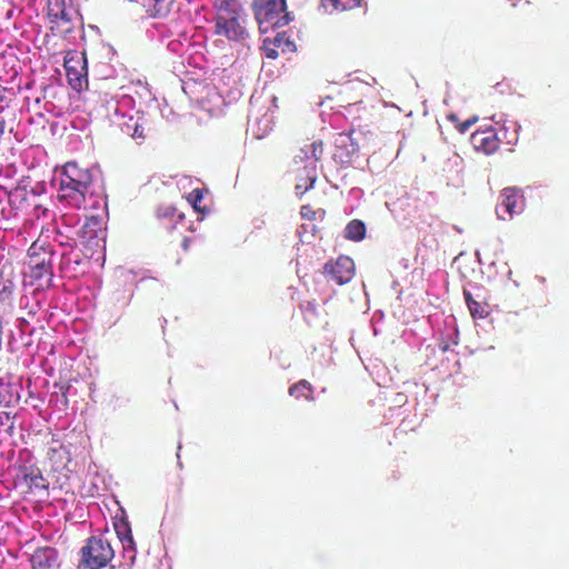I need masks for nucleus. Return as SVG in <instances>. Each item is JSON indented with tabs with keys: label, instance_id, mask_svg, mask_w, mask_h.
Segmentation results:
<instances>
[{
	"label": "nucleus",
	"instance_id": "1",
	"mask_svg": "<svg viewBox=\"0 0 569 569\" xmlns=\"http://www.w3.org/2000/svg\"><path fill=\"white\" fill-rule=\"evenodd\" d=\"M53 249L43 240L37 239L28 249V266L30 269L31 284L38 289H48L52 286Z\"/></svg>",
	"mask_w": 569,
	"mask_h": 569
},
{
	"label": "nucleus",
	"instance_id": "2",
	"mask_svg": "<svg viewBox=\"0 0 569 569\" xmlns=\"http://www.w3.org/2000/svg\"><path fill=\"white\" fill-rule=\"evenodd\" d=\"M241 7L233 0H223L217 10L216 33L229 40H241L246 37V28L242 26Z\"/></svg>",
	"mask_w": 569,
	"mask_h": 569
},
{
	"label": "nucleus",
	"instance_id": "3",
	"mask_svg": "<svg viewBox=\"0 0 569 569\" xmlns=\"http://www.w3.org/2000/svg\"><path fill=\"white\" fill-rule=\"evenodd\" d=\"M254 16L261 32L283 27L289 23L286 0H254Z\"/></svg>",
	"mask_w": 569,
	"mask_h": 569
},
{
	"label": "nucleus",
	"instance_id": "4",
	"mask_svg": "<svg viewBox=\"0 0 569 569\" xmlns=\"http://www.w3.org/2000/svg\"><path fill=\"white\" fill-rule=\"evenodd\" d=\"M113 556L114 550L106 538L101 536L91 537L80 549L79 567L101 569L112 560Z\"/></svg>",
	"mask_w": 569,
	"mask_h": 569
},
{
	"label": "nucleus",
	"instance_id": "5",
	"mask_svg": "<svg viewBox=\"0 0 569 569\" xmlns=\"http://www.w3.org/2000/svg\"><path fill=\"white\" fill-rule=\"evenodd\" d=\"M47 10L51 30L57 34L66 37L73 31L76 11L70 0H48Z\"/></svg>",
	"mask_w": 569,
	"mask_h": 569
},
{
	"label": "nucleus",
	"instance_id": "6",
	"mask_svg": "<svg viewBox=\"0 0 569 569\" xmlns=\"http://www.w3.org/2000/svg\"><path fill=\"white\" fill-rule=\"evenodd\" d=\"M69 84L73 90L81 92L88 87L87 61L84 53L70 50L64 56L63 62Z\"/></svg>",
	"mask_w": 569,
	"mask_h": 569
},
{
	"label": "nucleus",
	"instance_id": "7",
	"mask_svg": "<svg viewBox=\"0 0 569 569\" xmlns=\"http://www.w3.org/2000/svg\"><path fill=\"white\" fill-rule=\"evenodd\" d=\"M369 86L359 80H351L343 83L337 92V101L341 108L350 110L356 108L359 112L366 110L363 98L369 91Z\"/></svg>",
	"mask_w": 569,
	"mask_h": 569
},
{
	"label": "nucleus",
	"instance_id": "8",
	"mask_svg": "<svg viewBox=\"0 0 569 569\" xmlns=\"http://www.w3.org/2000/svg\"><path fill=\"white\" fill-rule=\"evenodd\" d=\"M356 133V130L351 129L348 132L338 133L335 138L332 158L337 163L349 166L352 162L355 154H357L360 149L359 141L355 137Z\"/></svg>",
	"mask_w": 569,
	"mask_h": 569
},
{
	"label": "nucleus",
	"instance_id": "9",
	"mask_svg": "<svg viewBox=\"0 0 569 569\" xmlns=\"http://www.w3.org/2000/svg\"><path fill=\"white\" fill-rule=\"evenodd\" d=\"M355 271V262L347 256H339L336 260H330L323 266V273L327 279L335 281L338 286L350 282Z\"/></svg>",
	"mask_w": 569,
	"mask_h": 569
},
{
	"label": "nucleus",
	"instance_id": "10",
	"mask_svg": "<svg viewBox=\"0 0 569 569\" xmlns=\"http://www.w3.org/2000/svg\"><path fill=\"white\" fill-rule=\"evenodd\" d=\"M470 142L477 151L489 156L499 150L501 139L497 129L488 126L476 130L470 137Z\"/></svg>",
	"mask_w": 569,
	"mask_h": 569
},
{
	"label": "nucleus",
	"instance_id": "11",
	"mask_svg": "<svg viewBox=\"0 0 569 569\" xmlns=\"http://www.w3.org/2000/svg\"><path fill=\"white\" fill-rule=\"evenodd\" d=\"M89 187H81L73 183H69L68 180L60 178V187L58 198L61 201H66L73 208L80 209L86 206V196L89 192Z\"/></svg>",
	"mask_w": 569,
	"mask_h": 569
},
{
	"label": "nucleus",
	"instance_id": "12",
	"mask_svg": "<svg viewBox=\"0 0 569 569\" xmlns=\"http://www.w3.org/2000/svg\"><path fill=\"white\" fill-rule=\"evenodd\" d=\"M47 461L52 472L61 471L70 462V453L63 443L52 438L48 442Z\"/></svg>",
	"mask_w": 569,
	"mask_h": 569
},
{
	"label": "nucleus",
	"instance_id": "13",
	"mask_svg": "<svg viewBox=\"0 0 569 569\" xmlns=\"http://www.w3.org/2000/svg\"><path fill=\"white\" fill-rule=\"evenodd\" d=\"M261 49L267 58L276 59L279 56V51L282 53L292 52L295 51L296 46L290 40L287 32H279L273 39L266 38Z\"/></svg>",
	"mask_w": 569,
	"mask_h": 569
},
{
	"label": "nucleus",
	"instance_id": "14",
	"mask_svg": "<svg viewBox=\"0 0 569 569\" xmlns=\"http://www.w3.org/2000/svg\"><path fill=\"white\" fill-rule=\"evenodd\" d=\"M523 207V196L517 188H506L500 196L499 210H505L510 217L521 212Z\"/></svg>",
	"mask_w": 569,
	"mask_h": 569
},
{
	"label": "nucleus",
	"instance_id": "15",
	"mask_svg": "<svg viewBox=\"0 0 569 569\" xmlns=\"http://www.w3.org/2000/svg\"><path fill=\"white\" fill-rule=\"evenodd\" d=\"M325 154V146L321 140H313L310 143L305 144L300 149V153L295 157V161L306 163V168L315 166L316 163L321 161Z\"/></svg>",
	"mask_w": 569,
	"mask_h": 569
},
{
	"label": "nucleus",
	"instance_id": "16",
	"mask_svg": "<svg viewBox=\"0 0 569 569\" xmlns=\"http://www.w3.org/2000/svg\"><path fill=\"white\" fill-rule=\"evenodd\" d=\"M62 179L69 183H78V186L91 187L92 176L89 170L80 168L76 162H67L63 167Z\"/></svg>",
	"mask_w": 569,
	"mask_h": 569
},
{
	"label": "nucleus",
	"instance_id": "17",
	"mask_svg": "<svg viewBox=\"0 0 569 569\" xmlns=\"http://www.w3.org/2000/svg\"><path fill=\"white\" fill-rule=\"evenodd\" d=\"M58 561V553L50 547L38 548L31 556L32 569H51Z\"/></svg>",
	"mask_w": 569,
	"mask_h": 569
},
{
	"label": "nucleus",
	"instance_id": "18",
	"mask_svg": "<svg viewBox=\"0 0 569 569\" xmlns=\"http://www.w3.org/2000/svg\"><path fill=\"white\" fill-rule=\"evenodd\" d=\"M151 18H164L171 11L174 0H138Z\"/></svg>",
	"mask_w": 569,
	"mask_h": 569
},
{
	"label": "nucleus",
	"instance_id": "19",
	"mask_svg": "<svg viewBox=\"0 0 569 569\" xmlns=\"http://www.w3.org/2000/svg\"><path fill=\"white\" fill-rule=\"evenodd\" d=\"M363 0H320L319 9L325 13L353 10L362 6Z\"/></svg>",
	"mask_w": 569,
	"mask_h": 569
},
{
	"label": "nucleus",
	"instance_id": "20",
	"mask_svg": "<svg viewBox=\"0 0 569 569\" xmlns=\"http://www.w3.org/2000/svg\"><path fill=\"white\" fill-rule=\"evenodd\" d=\"M114 530L117 533V537L122 543V547L126 551H136V546L133 541V537L131 533V527L129 521L124 519H120L119 521L114 522Z\"/></svg>",
	"mask_w": 569,
	"mask_h": 569
},
{
	"label": "nucleus",
	"instance_id": "21",
	"mask_svg": "<svg viewBox=\"0 0 569 569\" xmlns=\"http://www.w3.org/2000/svg\"><path fill=\"white\" fill-rule=\"evenodd\" d=\"M24 481L31 491L48 489L49 482L38 468H29L24 473Z\"/></svg>",
	"mask_w": 569,
	"mask_h": 569
},
{
	"label": "nucleus",
	"instance_id": "22",
	"mask_svg": "<svg viewBox=\"0 0 569 569\" xmlns=\"http://www.w3.org/2000/svg\"><path fill=\"white\" fill-rule=\"evenodd\" d=\"M313 387L311 386V383L305 379L293 383L290 388H289V395L297 398V399H300V398H305L306 400L308 401H313Z\"/></svg>",
	"mask_w": 569,
	"mask_h": 569
},
{
	"label": "nucleus",
	"instance_id": "23",
	"mask_svg": "<svg viewBox=\"0 0 569 569\" xmlns=\"http://www.w3.org/2000/svg\"><path fill=\"white\" fill-rule=\"evenodd\" d=\"M317 181V167L312 166L308 169L307 176L300 178L296 184L298 196H303L308 190L312 189Z\"/></svg>",
	"mask_w": 569,
	"mask_h": 569
},
{
	"label": "nucleus",
	"instance_id": "24",
	"mask_svg": "<svg viewBox=\"0 0 569 569\" xmlns=\"http://www.w3.org/2000/svg\"><path fill=\"white\" fill-rule=\"evenodd\" d=\"M465 299L467 302V306L469 308V311L473 318H480L483 319L489 315L488 306L482 305L481 302L475 300L470 292L465 291Z\"/></svg>",
	"mask_w": 569,
	"mask_h": 569
},
{
	"label": "nucleus",
	"instance_id": "25",
	"mask_svg": "<svg viewBox=\"0 0 569 569\" xmlns=\"http://www.w3.org/2000/svg\"><path fill=\"white\" fill-rule=\"evenodd\" d=\"M345 232L347 239L360 241L366 236V226L361 220L355 219L347 224Z\"/></svg>",
	"mask_w": 569,
	"mask_h": 569
},
{
	"label": "nucleus",
	"instance_id": "26",
	"mask_svg": "<svg viewBox=\"0 0 569 569\" xmlns=\"http://www.w3.org/2000/svg\"><path fill=\"white\" fill-rule=\"evenodd\" d=\"M102 229V219L98 216H91L87 218L83 230L84 233L88 234L90 238L97 236V232Z\"/></svg>",
	"mask_w": 569,
	"mask_h": 569
},
{
	"label": "nucleus",
	"instance_id": "27",
	"mask_svg": "<svg viewBox=\"0 0 569 569\" xmlns=\"http://www.w3.org/2000/svg\"><path fill=\"white\" fill-rule=\"evenodd\" d=\"M188 201L191 203L193 209L198 212H207L204 208L201 207V201L203 199V191L201 189H193L187 197Z\"/></svg>",
	"mask_w": 569,
	"mask_h": 569
},
{
	"label": "nucleus",
	"instance_id": "28",
	"mask_svg": "<svg viewBox=\"0 0 569 569\" xmlns=\"http://www.w3.org/2000/svg\"><path fill=\"white\" fill-rule=\"evenodd\" d=\"M448 119L452 122H457L456 128L460 133L467 132V130L478 121L477 116H473L463 122H458V117L456 114H449Z\"/></svg>",
	"mask_w": 569,
	"mask_h": 569
},
{
	"label": "nucleus",
	"instance_id": "29",
	"mask_svg": "<svg viewBox=\"0 0 569 569\" xmlns=\"http://www.w3.org/2000/svg\"><path fill=\"white\" fill-rule=\"evenodd\" d=\"M300 216L306 219L313 221L317 219V211L310 204H303L300 208Z\"/></svg>",
	"mask_w": 569,
	"mask_h": 569
},
{
	"label": "nucleus",
	"instance_id": "30",
	"mask_svg": "<svg viewBox=\"0 0 569 569\" xmlns=\"http://www.w3.org/2000/svg\"><path fill=\"white\" fill-rule=\"evenodd\" d=\"M131 137L134 139H143L144 138L143 128L141 126H139L137 122L134 123L133 132L131 133Z\"/></svg>",
	"mask_w": 569,
	"mask_h": 569
},
{
	"label": "nucleus",
	"instance_id": "31",
	"mask_svg": "<svg viewBox=\"0 0 569 569\" xmlns=\"http://www.w3.org/2000/svg\"><path fill=\"white\" fill-rule=\"evenodd\" d=\"M12 293V283L9 286L4 284L3 288L0 290V299L9 298Z\"/></svg>",
	"mask_w": 569,
	"mask_h": 569
},
{
	"label": "nucleus",
	"instance_id": "32",
	"mask_svg": "<svg viewBox=\"0 0 569 569\" xmlns=\"http://www.w3.org/2000/svg\"><path fill=\"white\" fill-rule=\"evenodd\" d=\"M70 388H71L70 383H66V385H60L59 386V389H60V391L62 393V397L64 398V402L66 403L68 402L67 393H68Z\"/></svg>",
	"mask_w": 569,
	"mask_h": 569
},
{
	"label": "nucleus",
	"instance_id": "33",
	"mask_svg": "<svg viewBox=\"0 0 569 569\" xmlns=\"http://www.w3.org/2000/svg\"><path fill=\"white\" fill-rule=\"evenodd\" d=\"M189 242H190V239L188 237H183L182 247H183L184 250H188Z\"/></svg>",
	"mask_w": 569,
	"mask_h": 569
},
{
	"label": "nucleus",
	"instance_id": "34",
	"mask_svg": "<svg viewBox=\"0 0 569 569\" xmlns=\"http://www.w3.org/2000/svg\"><path fill=\"white\" fill-rule=\"evenodd\" d=\"M309 162H311V151H308Z\"/></svg>",
	"mask_w": 569,
	"mask_h": 569
},
{
	"label": "nucleus",
	"instance_id": "35",
	"mask_svg": "<svg viewBox=\"0 0 569 569\" xmlns=\"http://www.w3.org/2000/svg\"><path fill=\"white\" fill-rule=\"evenodd\" d=\"M178 218H179L180 220H182V219H183V216H182V214H178Z\"/></svg>",
	"mask_w": 569,
	"mask_h": 569
}]
</instances>
